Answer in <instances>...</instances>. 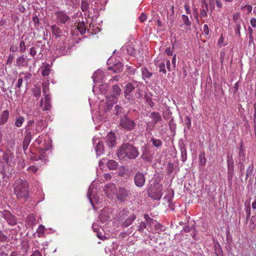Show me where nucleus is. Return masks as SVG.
Returning a JSON list of instances; mask_svg holds the SVG:
<instances>
[{
	"label": "nucleus",
	"instance_id": "47",
	"mask_svg": "<svg viewBox=\"0 0 256 256\" xmlns=\"http://www.w3.org/2000/svg\"><path fill=\"white\" fill-rule=\"evenodd\" d=\"M38 170V168L34 166H31L28 168V170L30 172L36 174Z\"/></svg>",
	"mask_w": 256,
	"mask_h": 256
},
{
	"label": "nucleus",
	"instance_id": "40",
	"mask_svg": "<svg viewBox=\"0 0 256 256\" xmlns=\"http://www.w3.org/2000/svg\"><path fill=\"white\" fill-rule=\"evenodd\" d=\"M45 231L44 226L40 224L36 232L38 233V237H42L43 236Z\"/></svg>",
	"mask_w": 256,
	"mask_h": 256
},
{
	"label": "nucleus",
	"instance_id": "64",
	"mask_svg": "<svg viewBox=\"0 0 256 256\" xmlns=\"http://www.w3.org/2000/svg\"><path fill=\"white\" fill-rule=\"evenodd\" d=\"M10 50L12 52H16L18 50V46L12 44L10 46Z\"/></svg>",
	"mask_w": 256,
	"mask_h": 256
},
{
	"label": "nucleus",
	"instance_id": "43",
	"mask_svg": "<svg viewBox=\"0 0 256 256\" xmlns=\"http://www.w3.org/2000/svg\"><path fill=\"white\" fill-rule=\"evenodd\" d=\"M82 10L83 12H86L88 8V4L86 0H82Z\"/></svg>",
	"mask_w": 256,
	"mask_h": 256
},
{
	"label": "nucleus",
	"instance_id": "45",
	"mask_svg": "<svg viewBox=\"0 0 256 256\" xmlns=\"http://www.w3.org/2000/svg\"><path fill=\"white\" fill-rule=\"evenodd\" d=\"M208 8L200 10V16L201 18H205L207 16Z\"/></svg>",
	"mask_w": 256,
	"mask_h": 256
},
{
	"label": "nucleus",
	"instance_id": "49",
	"mask_svg": "<svg viewBox=\"0 0 256 256\" xmlns=\"http://www.w3.org/2000/svg\"><path fill=\"white\" fill-rule=\"evenodd\" d=\"M78 0H66V4L67 5L70 6H74L76 4Z\"/></svg>",
	"mask_w": 256,
	"mask_h": 256
},
{
	"label": "nucleus",
	"instance_id": "14",
	"mask_svg": "<svg viewBox=\"0 0 256 256\" xmlns=\"http://www.w3.org/2000/svg\"><path fill=\"white\" fill-rule=\"evenodd\" d=\"M92 142L94 146L95 150L97 156H100L104 151V147L100 139L94 136L92 139Z\"/></svg>",
	"mask_w": 256,
	"mask_h": 256
},
{
	"label": "nucleus",
	"instance_id": "62",
	"mask_svg": "<svg viewBox=\"0 0 256 256\" xmlns=\"http://www.w3.org/2000/svg\"><path fill=\"white\" fill-rule=\"evenodd\" d=\"M22 75H24V78L27 80H28L30 78V76H31V74H26V73H24V72H21L20 74V76H21Z\"/></svg>",
	"mask_w": 256,
	"mask_h": 256
},
{
	"label": "nucleus",
	"instance_id": "38",
	"mask_svg": "<svg viewBox=\"0 0 256 256\" xmlns=\"http://www.w3.org/2000/svg\"><path fill=\"white\" fill-rule=\"evenodd\" d=\"M58 54L60 56L66 55L67 54V50L65 46H60L58 48Z\"/></svg>",
	"mask_w": 256,
	"mask_h": 256
},
{
	"label": "nucleus",
	"instance_id": "51",
	"mask_svg": "<svg viewBox=\"0 0 256 256\" xmlns=\"http://www.w3.org/2000/svg\"><path fill=\"white\" fill-rule=\"evenodd\" d=\"M20 51L22 52H23L26 50L25 43L24 40H21L20 42Z\"/></svg>",
	"mask_w": 256,
	"mask_h": 256
},
{
	"label": "nucleus",
	"instance_id": "63",
	"mask_svg": "<svg viewBox=\"0 0 256 256\" xmlns=\"http://www.w3.org/2000/svg\"><path fill=\"white\" fill-rule=\"evenodd\" d=\"M250 23L252 27L256 28V19L255 18H252L250 20Z\"/></svg>",
	"mask_w": 256,
	"mask_h": 256
},
{
	"label": "nucleus",
	"instance_id": "53",
	"mask_svg": "<svg viewBox=\"0 0 256 256\" xmlns=\"http://www.w3.org/2000/svg\"><path fill=\"white\" fill-rule=\"evenodd\" d=\"M14 58V54H10L8 56V58L7 60V64H12V62Z\"/></svg>",
	"mask_w": 256,
	"mask_h": 256
},
{
	"label": "nucleus",
	"instance_id": "55",
	"mask_svg": "<svg viewBox=\"0 0 256 256\" xmlns=\"http://www.w3.org/2000/svg\"><path fill=\"white\" fill-rule=\"evenodd\" d=\"M203 30H204V33L205 34H206V36L209 35L210 31H209L208 26L207 24H204V26Z\"/></svg>",
	"mask_w": 256,
	"mask_h": 256
},
{
	"label": "nucleus",
	"instance_id": "10",
	"mask_svg": "<svg viewBox=\"0 0 256 256\" xmlns=\"http://www.w3.org/2000/svg\"><path fill=\"white\" fill-rule=\"evenodd\" d=\"M2 216L6 220L8 224L11 226H14L17 224V218L10 211L4 210L1 212Z\"/></svg>",
	"mask_w": 256,
	"mask_h": 256
},
{
	"label": "nucleus",
	"instance_id": "29",
	"mask_svg": "<svg viewBox=\"0 0 256 256\" xmlns=\"http://www.w3.org/2000/svg\"><path fill=\"white\" fill-rule=\"evenodd\" d=\"M100 221L104 223L108 220L110 216L105 210H102L100 214Z\"/></svg>",
	"mask_w": 256,
	"mask_h": 256
},
{
	"label": "nucleus",
	"instance_id": "57",
	"mask_svg": "<svg viewBox=\"0 0 256 256\" xmlns=\"http://www.w3.org/2000/svg\"><path fill=\"white\" fill-rule=\"evenodd\" d=\"M36 50L34 47H32L30 49V54L32 56H34L36 54Z\"/></svg>",
	"mask_w": 256,
	"mask_h": 256
},
{
	"label": "nucleus",
	"instance_id": "48",
	"mask_svg": "<svg viewBox=\"0 0 256 256\" xmlns=\"http://www.w3.org/2000/svg\"><path fill=\"white\" fill-rule=\"evenodd\" d=\"M242 10L247 12V14H249L252 10V6L250 5H245L242 7Z\"/></svg>",
	"mask_w": 256,
	"mask_h": 256
},
{
	"label": "nucleus",
	"instance_id": "21",
	"mask_svg": "<svg viewBox=\"0 0 256 256\" xmlns=\"http://www.w3.org/2000/svg\"><path fill=\"white\" fill-rule=\"evenodd\" d=\"M26 56L22 55L16 58V66L18 67H25L28 65V62L26 60Z\"/></svg>",
	"mask_w": 256,
	"mask_h": 256
},
{
	"label": "nucleus",
	"instance_id": "5",
	"mask_svg": "<svg viewBox=\"0 0 256 256\" xmlns=\"http://www.w3.org/2000/svg\"><path fill=\"white\" fill-rule=\"evenodd\" d=\"M118 156L120 159H135L138 156V150L129 144H123L117 151Z\"/></svg>",
	"mask_w": 256,
	"mask_h": 256
},
{
	"label": "nucleus",
	"instance_id": "39",
	"mask_svg": "<svg viewBox=\"0 0 256 256\" xmlns=\"http://www.w3.org/2000/svg\"><path fill=\"white\" fill-rule=\"evenodd\" d=\"M238 158L240 161L243 162L245 160V155L244 151L243 146L241 145L240 146V151L238 154Z\"/></svg>",
	"mask_w": 256,
	"mask_h": 256
},
{
	"label": "nucleus",
	"instance_id": "13",
	"mask_svg": "<svg viewBox=\"0 0 256 256\" xmlns=\"http://www.w3.org/2000/svg\"><path fill=\"white\" fill-rule=\"evenodd\" d=\"M134 184L138 187L141 188L144 185L146 178L144 174L140 172H138L134 176Z\"/></svg>",
	"mask_w": 256,
	"mask_h": 256
},
{
	"label": "nucleus",
	"instance_id": "7",
	"mask_svg": "<svg viewBox=\"0 0 256 256\" xmlns=\"http://www.w3.org/2000/svg\"><path fill=\"white\" fill-rule=\"evenodd\" d=\"M148 196L154 200H160L162 195V186L158 182H154L153 188L148 191Z\"/></svg>",
	"mask_w": 256,
	"mask_h": 256
},
{
	"label": "nucleus",
	"instance_id": "3",
	"mask_svg": "<svg viewBox=\"0 0 256 256\" xmlns=\"http://www.w3.org/2000/svg\"><path fill=\"white\" fill-rule=\"evenodd\" d=\"M52 140L46 135L40 136L35 141V144H38L40 150V154L38 158H32L35 160H41L42 163H45L48 160V156L45 154V151L50 150L51 148Z\"/></svg>",
	"mask_w": 256,
	"mask_h": 256
},
{
	"label": "nucleus",
	"instance_id": "25",
	"mask_svg": "<svg viewBox=\"0 0 256 256\" xmlns=\"http://www.w3.org/2000/svg\"><path fill=\"white\" fill-rule=\"evenodd\" d=\"M150 118L152 120V124H156L158 122H159L162 120V118H161L160 114L156 112H152L149 116Z\"/></svg>",
	"mask_w": 256,
	"mask_h": 256
},
{
	"label": "nucleus",
	"instance_id": "61",
	"mask_svg": "<svg viewBox=\"0 0 256 256\" xmlns=\"http://www.w3.org/2000/svg\"><path fill=\"white\" fill-rule=\"evenodd\" d=\"M33 94L35 97L39 98L41 94L40 90V89H36L34 92Z\"/></svg>",
	"mask_w": 256,
	"mask_h": 256
},
{
	"label": "nucleus",
	"instance_id": "54",
	"mask_svg": "<svg viewBox=\"0 0 256 256\" xmlns=\"http://www.w3.org/2000/svg\"><path fill=\"white\" fill-rule=\"evenodd\" d=\"M78 29L79 30L80 32L82 34H84L86 33V28H83L82 27V24H80L78 25Z\"/></svg>",
	"mask_w": 256,
	"mask_h": 256
},
{
	"label": "nucleus",
	"instance_id": "26",
	"mask_svg": "<svg viewBox=\"0 0 256 256\" xmlns=\"http://www.w3.org/2000/svg\"><path fill=\"white\" fill-rule=\"evenodd\" d=\"M108 69L113 70L114 72H120L122 70L123 65L122 62H118L110 66Z\"/></svg>",
	"mask_w": 256,
	"mask_h": 256
},
{
	"label": "nucleus",
	"instance_id": "18",
	"mask_svg": "<svg viewBox=\"0 0 256 256\" xmlns=\"http://www.w3.org/2000/svg\"><path fill=\"white\" fill-rule=\"evenodd\" d=\"M116 142V135L114 132H109L106 137V142L109 147H113L115 146Z\"/></svg>",
	"mask_w": 256,
	"mask_h": 256
},
{
	"label": "nucleus",
	"instance_id": "31",
	"mask_svg": "<svg viewBox=\"0 0 256 256\" xmlns=\"http://www.w3.org/2000/svg\"><path fill=\"white\" fill-rule=\"evenodd\" d=\"M142 78L144 80L146 78H150L152 75V72H149L148 70L146 68H141Z\"/></svg>",
	"mask_w": 256,
	"mask_h": 256
},
{
	"label": "nucleus",
	"instance_id": "32",
	"mask_svg": "<svg viewBox=\"0 0 256 256\" xmlns=\"http://www.w3.org/2000/svg\"><path fill=\"white\" fill-rule=\"evenodd\" d=\"M108 168L111 170H115L118 168V163L114 160H110L107 162Z\"/></svg>",
	"mask_w": 256,
	"mask_h": 256
},
{
	"label": "nucleus",
	"instance_id": "22",
	"mask_svg": "<svg viewBox=\"0 0 256 256\" xmlns=\"http://www.w3.org/2000/svg\"><path fill=\"white\" fill-rule=\"evenodd\" d=\"M136 218V216L135 214H132L130 215V216L126 218L124 222L120 223L121 224V226L124 228L128 227L134 222Z\"/></svg>",
	"mask_w": 256,
	"mask_h": 256
},
{
	"label": "nucleus",
	"instance_id": "11",
	"mask_svg": "<svg viewBox=\"0 0 256 256\" xmlns=\"http://www.w3.org/2000/svg\"><path fill=\"white\" fill-rule=\"evenodd\" d=\"M104 190L106 196L110 198H113L116 196L117 188L114 184L110 183L105 186Z\"/></svg>",
	"mask_w": 256,
	"mask_h": 256
},
{
	"label": "nucleus",
	"instance_id": "35",
	"mask_svg": "<svg viewBox=\"0 0 256 256\" xmlns=\"http://www.w3.org/2000/svg\"><path fill=\"white\" fill-rule=\"evenodd\" d=\"M199 160H200V164L203 166L206 164V159L205 156V152H202L199 154Z\"/></svg>",
	"mask_w": 256,
	"mask_h": 256
},
{
	"label": "nucleus",
	"instance_id": "2",
	"mask_svg": "<svg viewBox=\"0 0 256 256\" xmlns=\"http://www.w3.org/2000/svg\"><path fill=\"white\" fill-rule=\"evenodd\" d=\"M46 127L45 122L42 118L36 119V122L34 120H30L28 121L27 125L26 126V136L24 140V142L29 143L32 138V134H36L38 132H42Z\"/></svg>",
	"mask_w": 256,
	"mask_h": 256
},
{
	"label": "nucleus",
	"instance_id": "34",
	"mask_svg": "<svg viewBox=\"0 0 256 256\" xmlns=\"http://www.w3.org/2000/svg\"><path fill=\"white\" fill-rule=\"evenodd\" d=\"M50 72L49 65L48 64H44L42 68V74L44 76H48L49 75Z\"/></svg>",
	"mask_w": 256,
	"mask_h": 256
},
{
	"label": "nucleus",
	"instance_id": "37",
	"mask_svg": "<svg viewBox=\"0 0 256 256\" xmlns=\"http://www.w3.org/2000/svg\"><path fill=\"white\" fill-rule=\"evenodd\" d=\"M24 121V118L22 116H19L16 118L14 125L18 128L20 127Z\"/></svg>",
	"mask_w": 256,
	"mask_h": 256
},
{
	"label": "nucleus",
	"instance_id": "17",
	"mask_svg": "<svg viewBox=\"0 0 256 256\" xmlns=\"http://www.w3.org/2000/svg\"><path fill=\"white\" fill-rule=\"evenodd\" d=\"M135 88V86L134 84L132 83H128L125 86L124 90V97L126 99L128 100H130L132 97L130 96V94L132 90H134Z\"/></svg>",
	"mask_w": 256,
	"mask_h": 256
},
{
	"label": "nucleus",
	"instance_id": "50",
	"mask_svg": "<svg viewBox=\"0 0 256 256\" xmlns=\"http://www.w3.org/2000/svg\"><path fill=\"white\" fill-rule=\"evenodd\" d=\"M122 108L119 106H116L114 108L115 113L116 115H118L122 112Z\"/></svg>",
	"mask_w": 256,
	"mask_h": 256
},
{
	"label": "nucleus",
	"instance_id": "16",
	"mask_svg": "<svg viewBox=\"0 0 256 256\" xmlns=\"http://www.w3.org/2000/svg\"><path fill=\"white\" fill-rule=\"evenodd\" d=\"M166 68L168 69V71H170V61L168 60L164 59V60L158 66L159 68V72L166 74Z\"/></svg>",
	"mask_w": 256,
	"mask_h": 256
},
{
	"label": "nucleus",
	"instance_id": "33",
	"mask_svg": "<svg viewBox=\"0 0 256 256\" xmlns=\"http://www.w3.org/2000/svg\"><path fill=\"white\" fill-rule=\"evenodd\" d=\"M51 29L56 37H59L60 36L62 33L61 30L56 25L52 26Z\"/></svg>",
	"mask_w": 256,
	"mask_h": 256
},
{
	"label": "nucleus",
	"instance_id": "9",
	"mask_svg": "<svg viewBox=\"0 0 256 256\" xmlns=\"http://www.w3.org/2000/svg\"><path fill=\"white\" fill-rule=\"evenodd\" d=\"M120 124L122 128L129 130L134 129L136 126L135 122L126 116L121 118Z\"/></svg>",
	"mask_w": 256,
	"mask_h": 256
},
{
	"label": "nucleus",
	"instance_id": "15",
	"mask_svg": "<svg viewBox=\"0 0 256 256\" xmlns=\"http://www.w3.org/2000/svg\"><path fill=\"white\" fill-rule=\"evenodd\" d=\"M57 22L65 24L69 19V16L64 11H57L55 12Z\"/></svg>",
	"mask_w": 256,
	"mask_h": 256
},
{
	"label": "nucleus",
	"instance_id": "24",
	"mask_svg": "<svg viewBox=\"0 0 256 256\" xmlns=\"http://www.w3.org/2000/svg\"><path fill=\"white\" fill-rule=\"evenodd\" d=\"M144 218L146 220V222L148 228H150L149 231L152 230V226H156V221L150 218L148 214H144Z\"/></svg>",
	"mask_w": 256,
	"mask_h": 256
},
{
	"label": "nucleus",
	"instance_id": "19",
	"mask_svg": "<svg viewBox=\"0 0 256 256\" xmlns=\"http://www.w3.org/2000/svg\"><path fill=\"white\" fill-rule=\"evenodd\" d=\"M182 23L180 25V26L184 30H190L191 28L192 24L189 20L188 17L186 15L182 14Z\"/></svg>",
	"mask_w": 256,
	"mask_h": 256
},
{
	"label": "nucleus",
	"instance_id": "27",
	"mask_svg": "<svg viewBox=\"0 0 256 256\" xmlns=\"http://www.w3.org/2000/svg\"><path fill=\"white\" fill-rule=\"evenodd\" d=\"M228 177L230 179L232 178L233 176L234 172V162L232 160H228Z\"/></svg>",
	"mask_w": 256,
	"mask_h": 256
},
{
	"label": "nucleus",
	"instance_id": "8",
	"mask_svg": "<svg viewBox=\"0 0 256 256\" xmlns=\"http://www.w3.org/2000/svg\"><path fill=\"white\" fill-rule=\"evenodd\" d=\"M42 88L44 98H42L41 100V106L43 107V110H50L52 106L50 104V96L46 94L48 90L47 86L46 85H43Z\"/></svg>",
	"mask_w": 256,
	"mask_h": 256
},
{
	"label": "nucleus",
	"instance_id": "4",
	"mask_svg": "<svg viewBox=\"0 0 256 256\" xmlns=\"http://www.w3.org/2000/svg\"><path fill=\"white\" fill-rule=\"evenodd\" d=\"M13 188L14 194L18 198L27 200L29 198L28 182L27 180L22 178L16 180Z\"/></svg>",
	"mask_w": 256,
	"mask_h": 256
},
{
	"label": "nucleus",
	"instance_id": "58",
	"mask_svg": "<svg viewBox=\"0 0 256 256\" xmlns=\"http://www.w3.org/2000/svg\"><path fill=\"white\" fill-rule=\"evenodd\" d=\"M192 227H193V225H192V226H190L186 225L184 227L183 230L186 232H189L192 230Z\"/></svg>",
	"mask_w": 256,
	"mask_h": 256
},
{
	"label": "nucleus",
	"instance_id": "36",
	"mask_svg": "<svg viewBox=\"0 0 256 256\" xmlns=\"http://www.w3.org/2000/svg\"><path fill=\"white\" fill-rule=\"evenodd\" d=\"M150 142H152L154 146L159 148L162 146V142L158 139L151 138Z\"/></svg>",
	"mask_w": 256,
	"mask_h": 256
},
{
	"label": "nucleus",
	"instance_id": "30",
	"mask_svg": "<svg viewBox=\"0 0 256 256\" xmlns=\"http://www.w3.org/2000/svg\"><path fill=\"white\" fill-rule=\"evenodd\" d=\"M92 228L94 231L96 232V236L99 238L101 240H104L106 238V236L102 234L101 233L99 232L100 228H98V224H96V223H94Z\"/></svg>",
	"mask_w": 256,
	"mask_h": 256
},
{
	"label": "nucleus",
	"instance_id": "41",
	"mask_svg": "<svg viewBox=\"0 0 256 256\" xmlns=\"http://www.w3.org/2000/svg\"><path fill=\"white\" fill-rule=\"evenodd\" d=\"M240 28L241 26L240 24L237 22L234 28V33L236 35L238 36V37L240 36Z\"/></svg>",
	"mask_w": 256,
	"mask_h": 256
},
{
	"label": "nucleus",
	"instance_id": "52",
	"mask_svg": "<svg viewBox=\"0 0 256 256\" xmlns=\"http://www.w3.org/2000/svg\"><path fill=\"white\" fill-rule=\"evenodd\" d=\"M224 38H223L222 35H221V36H220V38L218 42V44L220 46H225L226 44H224Z\"/></svg>",
	"mask_w": 256,
	"mask_h": 256
},
{
	"label": "nucleus",
	"instance_id": "23",
	"mask_svg": "<svg viewBox=\"0 0 256 256\" xmlns=\"http://www.w3.org/2000/svg\"><path fill=\"white\" fill-rule=\"evenodd\" d=\"M9 116V112L8 110H5L1 113L0 116V126L4 125L6 122Z\"/></svg>",
	"mask_w": 256,
	"mask_h": 256
},
{
	"label": "nucleus",
	"instance_id": "28",
	"mask_svg": "<svg viewBox=\"0 0 256 256\" xmlns=\"http://www.w3.org/2000/svg\"><path fill=\"white\" fill-rule=\"evenodd\" d=\"M4 160L10 166H14L15 165V158L13 154H9L4 156Z\"/></svg>",
	"mask_w": 256,
	"mask_h": 256
},
{
	"label": "nucleus",
	"instance_id": "42",
	"mask_svg": "<svg viewBox=\"0 0 256 256\" xmlns=\"http://www.w3.org/2000/svg\"><path fill=\"white\" fill-rule=\"evenodd\" d=\"M180 150L182 161L184 162L187 159L186 150L184 148H181Z\"/></svg>",
	"mask_w": 256,
	"mask_h": 256
},
{
	"label": "nucleus",
	"instance_id": "6",
	"mask_svg": "<svg viewBox=\"0 0 256 256\" xmlns=\"http://www.w3.org/2000/svg\"><path fill=\"white\" fill-rule=\"evenodd\" d=\"M97 187V184L92 182L89 187L87 194L88 198L94 209L96 208L95 204H98L99 200V198L96 194Z\"/></svg>",
	"mask_w": 256,
	"mask_h": 256
},
{
	"label": "nucleus",
	"instance_id": "46",
	"mask_svg": "<svg viewBox=\"0 0 256 256\" xmlns=\"http://www.w3.org/2000/svg\"><path fill=\"white\" fill-rule=\"evenodd\" d=\"M254 170L253 164L250 165L246 170V177H248L252 174Z\"/></svg>",
	"mask_w": 256,
	"mask_h": 256
},
{
	"label": "nucleus",
	"instance_id": "59",
	"mask_svg": "<svg viewBox=\"0 0 256 256\" xmlns=\"http://www.w3.org/2000/svg\"><path fill=\"white\" fill-rule=\"evenodd\" d=\"M146 16L145 14L142 13L139 17V20L141 22H144V21L146 20Z\"/></svg>",
	"mask_w": 256,
	"mask_h": 256
},
{
	"label": "nucleus",
	"instance_id": "56",
	"mask_svg": "<svg viewBox=\"0 0 256 256\" xmlns=\"http://www.w3.org/2000/svg\"><path fill=\"white\" fill-rule=\"evenodd\" d=\"M8 238L0 230V241L4 242Z\"/></svg>",
	"mask_w": 256,
	"mask_h": 256
},
{
	"label": "nucleus",
	"instance_id": "1",
	"mask_svg": "<svg viewBox=\"0 0 256 256\" xmlns=\"http://www.w3.org/2000/svg\"><path fill=\"white\" fill-rule=\"evenodd\" d=\"M112 96L106 97V106H104V102H101L99 106L98 114L92 115L94 121H97V119L100 121L102 120L105 117V114L112 106L116 102V97L121 94V89L117 85H114L112 87Z\"/></svg>",
	"mask_w": 256,
	"mask_h": 256
},
{
	"label": "nucleus",
	"instance_id": "44",
	"mask_svg": "<svg viewBox=\"0 0 256 256\" xmlns=\"http://www.w3.org/2000/svg\"><path fill=\"white\" fill-rule=\"evenodd\" d=\"M144 228H147L149 230L150 228H148L146 222H142L138 226V230L142 232Z\"/></svg>",
	"mask_w": 256,
	"mask_h": 256
},
{
	"label": "nucleus",
	"instance_id": "20",
	"mask_svg": "<svg viewBox=\"0 0 256 256\" xmlns=\"http://www.w3.org/2000/svg\"><path fill=\"white\" fill-rule=\"evenodd\" d=\"M103 72L102 70H98L94 72L92 78L94 82H103Z\"/></svg>",
	"mask_w": 256,
	"mask_h": 256
},
{
	"label": "nucleus",
	"instance_id": "12",
	"mask_svg": "<svg viewBox=\"0 0 256 256\" xmlns=\"http://www.w3.org/2000/svg\"><path fill=\"white\" fill-rule=\"evenodd\" d=\"M130 195V192L129 190L123 186H120L118 190H117L116 196L118 200L123 202L126 198H128Z\"/></svg>",
	"mask_w": 256,
	"mask_h": 256
},
{
	"label": "nucleus",
	"instance_id": "60",
	"mask_svg": "<svg viewBox=\"0 0 256 256\" xmlns=\"http://www.w3.org/2000/svg\"><path fill=\"white\" fill-rule=\"evenodd\" d=\"M22 82H23L22 78H19L18 80V82H17L16 84V86L18 88H20L22 86Z\"/></svg>",
	"mask_w": 256,
	"mask_h": 256
}]
</instances>
